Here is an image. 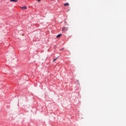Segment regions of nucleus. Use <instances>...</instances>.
I'll return each instance as SVG.
<instances>
[{"instance_id":"f257e3e1","label":"nucleus","mask_w":126,"mask_h":126,"mask_svg":"<svg viewBox=\"0 0 126 126\" xmlns=\"http://www.w3.org/2000/svg\"><path fill=\"white\" fill-rule=\"evenodd\" d=\"M21 8L22 9H27V7L26 6L21 7Z\"/></svg>"},{"instance_id":"39448f33","label":"nucleus","mask_w":126,"mask_h":126,"mask_svg":"<svg viewBox=\"0 0 126 126\" xmlns=\"http://www.w3.org/2000/svg\"><path fill=\"white\" fill-rule=\"evenodd\" d=\"M63 31H65V27L63 28Z\"/></svg>"},{"instance_id":"f03ea898","label":"nucleus","mask_w":126,"mask_h":126,"mask_svg":"<svg viewBox=\"0 0 126 126\" xmlns=\"http://www.w3.org/2000/svg\"><path fill=\"white\" fill-rule=\"evenodd\" d=\"M60 37H62V34H59L57 36V38H60Z\"/></svg>"},{"instance_id":"20e7f679","label":"nucleus","mask_w":126,"mask_h":126,"mask_svg":"<svg viewBox=\"0 0 126 126\" xmlns=\"http://www.w3.org/2000/svg\"><path fill=\"white\" fill-rule=\"evenodd\" d=\"M64 6H66V5H69V4L68 3H66L64 4Z\"/></svg>"},{"instance_id":"423d86ee","label":"nucleus","mask_w":126,"mask_h":126,"mask_svg":"<svg viewBox=\"0 0 126 126\" xmlns=\"http://www.w3.org/2000/svg\"><path fill=\"white\" fill-rule=\"evenodd\" d=\"M55 61H57V59H55L54 60V62H55Z\"/></svg>"},{"instance_id":"7ed1b4c3","label":"nucleus","mask_w":126,"mask_h":126,"mask_svg":"<svg viewBox=\"0 0 126 126\" xmlns=\"http://www.w3.org/2000/svg\"><path fill=\"white\" fill-rule=\"evenodd\" d=\"M10 1H14L15 2H17V0H10Z\"/></svg>"},{"instance_id":"0eeeda50","label":"nucleus","mask_w":126,"mask_h":126,"mask_svg":"<svg viewBox=\"0 0 126 126\" xmlns=\"http://www.w3.org/2000/svg\"><path fill=\"white\" fill-rule=\"evenodd\" d=\"M39 2L41 1V0H37Z\"/></svg>"}]
</instances>
